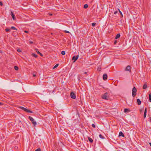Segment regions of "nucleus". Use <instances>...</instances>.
<instances>
[{
  "label": "nucleus",
  "instance_id": "2f4dec72",
  "mask_svg": "<svg viewBox=\"0 0 151 151\" xmlns=\"http://www.w3.org/2000/svg\"><path fill=\"white\" fill-rule=\"evenodd\" d=\"M3 5L2 2L1 1H0V6H2Z\"/></svg>",
  "mask_w": 151,
  "mask_h": 151
},
{
  "label": "nucleus",
  "instance_id": "e433bc0d",
  "mask_svg": "<svg viewBox=\"0 0 151 151\" xmlns=\"http://www.w3.org/2000/svg\"><path fill=\"white\" fill-rule=\"evenodd\" d=\"M97 70H99V71H100L101 70V68H98Z\"/></svg>",
  "mask_w": 151,
  "mask_h": 151
},
{
  "label": "nucleus",
  "instance_id": "0eeeda50",
  "mask_svg": "<svg viewBox=\"0 0 151 151\" xmlns=\"http://www.w3.org/2000/svg\"><path fill=\"white\" fill-rule=\"evenodd\" d=\"M147 108H145V109L144 111V118H145L147 114Z\"/></svg>",
  "mask_w": 151,
  "mask_h": 151
},
{
  "label": "nucleus",
  "instance_id": "473e14b6",
  "mask_svg": "<svg viewBox=\"0 0 151 151\" xmlns=\"http://www.w3.org/2000/svg\"><path fill=\"white\" fill-rule=\"evenodd\" d=\"M64 32L66 33H69V32L68 31L65 30Z\"/></svg>",
  "mask_w": 151,
  "mask_h": 151
},
{
  "label": "nucleus",
  "instance_id": "a18cd8bd",
  "mask_svg": "<svg viewBox=\"0 0 151 151\" xmlns=\"http://www.w3.org/2000/svg\"><path fill=\"white\" fill-rule=\"evenodd\" d=\"M2 52H2V50H0V53H2Z\"/></svg>",
  "mask_w": 151,
  "mask_h": 151
},
{
  "label": "nucleus",
  "instance_id": "c03bdc74",
  "mask_svg": "<svg viewBox=\"0 0 151 151\" xmlns=\"http://www.w3.org/2000/svg\"><path fill=\"white\" fill-rule=\"evenodd\" d=\"M117 12V11L115 12H114V14H116Z\"/></svg>",
  "mask_w": 151,
  "mask_h": 151
},
{
  "label": "nucleus",
  "instance_id": "f03ea898",
  "mask_svg": "<svg viewBox=\"0 0 151 151\" xmlns=\"http://www.w3.org/2000/svg\"><path fill=\"white\" fill-rule=\"evenodd\" d=\"M137 91V89L135 87H134L132 89V96L133 97H135L136 95Z\"/></svg>",
  "mask_w": 151,
  "mask_h": 151
},
{
  "label": "nucleus",
  "instance_id": "49530a36",
  "mask_svg": "<svg viewBox=\"0 0 151 151\" xmlns=\"http://www.w3.org/2000/svg\"><path fill=\"white\" fill-rule=\"evenodd\" d=\"M3 103L0 102V105H2Z\"/></svg>",
  "mask_w": 151,
  "mask_h": 151
},
{
  "label": "nucleus",
  "instance_id": "f8f14e48",
  "mask_svg": "<svg viewBox=\"0 0 151 151\" xmlns=\"http://www.w3.org/2000/svg\"><path fill=\"white\" fill-rule=\"evenodd\" d=\"M19 108L21 109L22 110H24L25 112H26L27 109L25 108L22 106H20V107H19Z\"/></svg>",
  "mask_w": 151,
  "mask_h": 151
},
{
  "label": "nucleus",
  "instance_id": "6ab92c4d",
  "mask_svg": "<svg viewBox=\"0 0 151 151\" xmlns=\"http://www.w3.org/2000/svg\"><path fill=\"white\" fill-rule=\"evenodd\" d=\"M26 112L31 113H33V112L32 111H30L29 110L27 109Z\"/></svg>",
  "mask_w": 151,
  "mask_h": 151
},
{
  "label": "nucleus",
  "instance_id": "aec40b11",
  "mask_svg": "<svg viewBox=\"0 0 151 151\" xmlns=\"http://www.w3.org/2000/svg\"><path fill=\"white\" fill-rule=\"evenodd\" d=\"M149 100L150 102H151V93H150L149 96Z\"/></svg>",
  "mask_w": 151,
  "mask_h": 151
},
{
  "label": "nucleus",
  "instance_id": "bb28decb",
  "mask_svg": "<svg viewBox=\"0 0 151 151\" xmlns=\"http://www.w3.org/2000/svg\"><path fill=\"white\" fill-rule=\"evenodd\" d=\"M96 24V23L93 22L92 23V25L93 27H94L95 26Z\"/></svg>",
  "mask_w": 151,
  "mask_h": 151
},
{
  "label": "nucleus",
  "instance_id": "412c9836",
  "mask_svg": "<svg viewBox=\"0 0 151 151\" xmlns=\"http://www.w3.org/2000/svg\"><path fill=\"white\" fill-rule=\"evenodd\" d=\"M99 137L100 138L102 139H104L105 138L103 136H102L101 134H99Z\"/></svg>",
  "mask_w": 151,
  "mask_h": 151
},
{
  "label": "nucleus",
  "instance_id": "4be33fe9",
  "mask_svg": "<svg viewBox=\"0 0 151 151\" xmlns=\"http://www.w3.org/2000/svg\"><path fill=\"white\" fill-rule=\"evenodd\" d=\"M88 7V5L87 4H85L84 5L83 8L85 9L87 8Z\"/></svg>",
  "mask_w": 151,
  "mask_h": 151
},
{
  "label": "nucleus",
  "instance_id": "de8ad7c7",
  "mask_svg": "<svg viewBox=\"0 0 151 151\" xmlns=\"http://www.w3.org/2000/svg\"><path fill=\"white\" fill-rule=\"evenodd\" d=\"M149 144H150V146L151 147V143H150Z\"/></svg>",
  "mask_w": 151,
  "mask_h": 151
},
{
  "label": "nucleus",
  "instance_id": "6e6552de",
  "mask_svg": "<svg viewBox=\"0 0 151 151\" xmlns=\"http://www.w3.org/2000/svg\"><path fill=\"white\" fill-rule=\"evenodd\" d=\"M125 70L131 71L130 66L129 65H128L126 68Z\"/></svg>",
  "mask_w": 151,
  "mask_h": 151
},
{
  "label": "nucleus",
  "instance_id": "393cba45",
  "mask_svg": "<svg viewBox=\"0 0 151 151\" xmlns=\"http://www.w3.org/2000/svg\"><path fill=\"white\" fill-rule=\"evenodd\" d=\"M14 68L15 69V70H18L19 68L17 66H15L14 67Z\"/></svg>",
  "mask_w": 151,
  "mask_h": 151
},
{
  "label": "nucleus",
  "instance_id": "7ed1b4c3",
  "mask_svg": "<svg viewBox=\"0 0 151 151\" xmlns=\"http://www.w3.org/2000/svg\"><path fill=\"white\" fill-rule=\"evenodd\" d=\"M29 119L32 122L33 124L35 126L37 124L36 122L35 121L34 119L31 116H29Z\"/></svg>",
  "mask_w": 151,
  "mask_h": 151
},
{
  "label": "nucleus",
  "instance_id": "c756f323",
  "mask_svg": "<svg viewBox=\"0 0 151 151\" xmlns=\"http://www.w3.org/2000/svg\"><path fill=\"white\" fill-rule=\"evenodd\" d=\"M37 138V134H34V138Z\"/></svg>",
  "mask_w": 151,
  "mask_h": 151
},
{
  "label": "nucleus",
  "instance_id": "58836bf2",
  "mask_svg": "<svg viewBox=\"0 0 151 151\" xmlns=\"http://www.w3.org/2000/svg\"><path fill=\"white\" fill-rule=\"evenodd\" d=\"M24 32L26 33H28V31L26 30H25L24 31Z\"/></svg>",
  "mask_w": 151,
  "mask_h": 151
},
{
  "label": "nucleus",
  "instance_id": "f257e3e1",
  "mask_svg": "<svg viewBox=\"0 0 151 151\" xmlns=\"http://www.w3.org/2000/svg\"><path fill=\"white\" fill-rule=\"evenodd\" d=\"M101 97L102 99L106 100H108L109 98V96L108 95V93L107 92H106L103 94Z\"/></svg>",
  "mask_w": 151,
  "mask_h": 151
},
{
  "label": "nucleus",
  "instance_id": "09e8293b",
  "mask_svg": "<svg viewBox=\"0 0 151 151\" xmlns=\"http://www.w3.org/2000/svg\"><path fill=\"white\" fill-rule=\"evenodd\" d=\"M35 151H38V149H36Z\"/></svg>",
  "mask_w": 151,
  "mask_h": 151
},
{
  "label": "nucleus",
  "instance_id": "79ce46f5",
  "mask_svg": "<svg viewBox=\"0 0 151 151\" xmlns=\"http://www.w3.org/2000/svg\"><path fill=\"white\" fill-rule=\"evenodd\" d=\"M38 151H41V149L40 148H38Z\"/></svg>",
  "mask_w": 151,
  "mask_h": 151
},
{
  "label": "nucleus",
  "instance_id": "9b49d317",
  "mask_svg": "<svg viewBox=\"0 0 151 151\" xmlns=\"http://www.w3.org/2000/svg\"><path fill=\"white\" fill-rule=\"evenodd\" d=\"M137 101L138 105H140L141 104V101L139 99H137Z\"/></svg>",
  "mask_w": 151,
  "mask_h": 151
},
{
  "label": "nucleus",
  "instance_id": "c9c22d12",
  "mask_svg": "<svg viewBox=\"0 0 151 151\" xmlns=\"http://www.w3.org/2000/svg\"><path fill=\"white\" fill-rule=\"evenodd\" d=\"M17 51L18 52H21V50H20L19 49H18L17 50Z\"/></svg>",
  "mask_w": 151,
  "mask_h": 151
},
{
  "label": "nucleus",
  "instance_id": "c85d7f7f",
  "mask_svg": "<svg viewBox=\"0 0 151 151\" xmlns=\"http://www.w3.org/2000/svg\"><path fill=\"white\" fill-rule=\"evenodd\" d=\"M38 54H39L40 55L42 56V57L43 56V55L41 53H40V52L39 51H38Z\"/></svg>",
  "mask_w": 151,
  "mask_h": 151
},
{
  "label": "nucleus",
  "instance_id": "b1692460",
  "mask_svg": "<svg viewBox=\"0 0 151 151\" xmlns=\"http://www.w3.org/2000/svg\"><path fill=\"white\" fill-rule=\"evenodd\" d=\"M59 65V64H56L53 68V69H55L56 68H57Z\"/></svg>",
  "mask_w": 151,
  "mask_h": 151
},
{
  "label": "nucleus",
  "instance_id": "39448f33",
  "mask_svg": "<svg viewBox=\"0 0 151 151\" xmlns=\"http://www.w3.org/2000/svg\"><path fill=\"white\" fill-rule=\"evenodd\" d=\"M79 57L78 55H77L76 56H73L72 58V60H74L73 62H75L78 58Z\"/></svg>",
  "mask_w": 151,
  "mask_h": 151
},
{
  "label": "nucleus",
  "instance_id": "4c0bfd02",
  "mask_svg": "<svg viewBox=\"0 0 151 151\" xmlns=\"http://www.w3.org/2000/svg\"><path fill=\"white\" fill-rule=\"evenodd\" d=\"M48 14L50 16H52V14H51V13H48Z\"/></svg>",
  "mask_w": 151,
  "mask_h": 151
},
{
  "label": "nucleus",
  "instance_id": "37998d69",
  "mask_svg": "<svg viewBox=\"0 0 151 151\" xmlns=\"http://www.w3.org/2000/svg\"><path fill=\"white\" fill-rule=\"evenodd\" d=\"M36 51L37 53H38V49H36Z\"/></svg>",
  "mask_w": 151,
  "mask_h": 151
},
{
  "label": "nucleus",
  "instance_id": "cd10ccee",
  "mask_svg": "<svg viewBox=\"0 0 151 151\" xmlns=\"http://www.w3.org/2000/svg\"><path fill=\"white\" fill-rule=\"evenodd\" d=\"M10 30L9 29L6 28L5 29V31L6 32H8Z\"/></svg>",
  "mask_w": 151,
  "mask_h": 151
},
{
  "label": "nucleus",
  "instance_id": "ea45409f",
  "mask_svg": "<svg viewBox=\"0 0 151 151\" xmlns=\"http://www.w3.org/2000/svg\"><path fill=\"white\" fill-rule=\"evenodd\" d=\"M29 42L30 44H32V43H33V42L32 41H29Z\"/></svg>",
  "mask_w": 151,
  "mask_h": 151
},
{
  "label": "nucleus",
  "instance_id": "4468645a",
  "mask_svg": "<svg viewBox=\"0 0 151 151\" xmlns=\"http://www.w3.org/2000/svg\"><path fill=\"white\" fill-rule=\"evenodd\" d=\"M120 37V35L119 33L116 35L115 37V39H117L118 38Z\"/></svg>",
  "mask_w": 151,
  "mask_h": 151
},
{
  "label": "nucleus",
  "instance_id": "f3484780",
  "mask_svg": "<svg viewBox=\"0 0 151 151\" xmlns=\"http://www.w3.org/2000/svg\"><path fill=\"white\" fill-rule=\"evenodd\" d=\"M129 112L130 111V110L128 109H125L124 110V112Z\"/></svg>",
  "mask_w": 151,
  "mask_h": 151
},
{
  "label": "nucleus",
  "instance_id": "9d476101",
  "mask_svg": "<svg viewBox=\"0 0 151 151\" xmlns=\"http://www.w3.org/2000/svg\"><path fill=\"white\" fill-rule=\"evenodd\" d=\"M147 84L146 83H145L143 86V88L144 89H145L147 88Z\"/></svg>",
  "mask_w": 151,
  "mask_h": 151
},
{
  "label": "nucleus",
  "instance_id": "ddd939ff",
  "mask_svg": "<svg viewBox=\"0 0 151 151\" xmlns=\"http://www.w3.org/2000/svg\"><path fill=\"white\" fill-rule=\"evenodd\" d=\"M119 136H121L122 137H124V134L122 132H119Z\"/></svg>",
  "mask_w": 151,
  "mask_h": 151
},
{
  "label": "nucleus",
  "instance_id": "5701e85b",
  "mask_svg": "<svg viewBox=\"0 0 151 151\" xmlns=\"http://www.w3.org/2000/svg\"><path fill=\"white\" fill-rule=\"evenodd\" d=\"M11 29H12L17 30V29L15 27L12 26L11 27Z\"/></svg>",
  "mask_w": 151,
  "mask_h": 151
},
{
  "label": "nucleus",
  "instance_id": "1a4fd4ad",
  "mask_svg": "<svg viewBox=\"0 0 151 151\" xmlns=\"http://www.w3.org/2000/svg\"><path fill=\"white\" fill-rule=\"evenodd\" d=\"M11 14L12 17L13 19L14 20H15L16 19V17H15V15L13 14V13L12 12H11Z\"/></svg>",
  "mask_w": 151,
  "mask_h": 151
},
{
  "label": "nucleus",
  "instance_id": "f704fd0d",
  "mask_svg": "<svg viewBox=\"0 0 151 151\" xmlns=\"http://www.w3.org/2000/svg\"><path fill=\"white\" fill-rule=\"evenodd\" d=\"M117 41L116 40H115L114 41V43L115 45L117 43Z\"/></svg>",
  "mask_w": 151,
  "mask_h": 151
},
{
  "label": "nucleus",
  "instance_id": "72a5a7b5",
  "mask_svg": "<svg viewBox=\"0 0 151 151\" xmlns=\"http://www.w3.org/2000/svg\"><path fill=\"white\" fill-rule=\"evenodd\" d=\"M119 12L120 14L122 16V17H123V14H122V12L120 11V10L119 9Z\"/></svg>",
  "mask_w": 151,
  "mask_h": 151
},
{
  "label": "nucleus",
  "instance_id": "20e7f679",
  "mask_svg": "<svg viewBox=\"0 0 151 151\" xmlns=\"http://www.w3.org/2000/svg\"><path fill=\"white\" fill-rule=\"evenodd\" d=\"M71 97L73 99H75L76 98V94L73 92H71L70 94Z\"/></svg>",
  "mask_w": 151,
  "mask_h": 151
},
{
  "label": "nucleus",
  "instance_id": "7c9ffc66",
  "mask_svg": "<svg viewBox=\"0 0 151 151\" xmlns=\"http://www.w3.org/2000/svg\"><path fill=\"white\" fill-rule=\"evenodd\" d=\"M92 126L93 128H95L96 127L95 125L94 124H92Z\"/></svg>",
  "mask_w": 151,
  "mask_h": 151
},
{
  "label": "nucleus",
  "instance_id": "a19ab883",
  "mask_svg": "<svg viewBox=\"0 0 151 151\" xmlns=\"http://www.w3.org/2000/svg\"><path fill=\"white\" fill-rule=\"evenodd\" d=\"M33 76L34 77H35L36 76V75L35 74H33Z\"/></svg>",
  "mask_w": 151,
  "mask_h": 151
},
{
  "label": "nucleus",
  "instance_id": "a211bd4d",
  "mask_svg": "<svg viewBox=\"0 0 151 151\" xmlns=\"http://www.w3.org/2000/svg\"><path fill=\"white\" fill-rule=\"evenodd\" d=\"M32 55L34 57H35V58H37V55L35 54V53H32Z\"/></svg>",
  "mask_w": 151,
  "mask_h": 151
},
{
  "label": "nucleus",
  "instance_id": "2eb2a0df",
  "mask_svg": "<svg viewBox=\"0 0 151 151\" xmlns=\"http://www.w3.org/2000/svg\"><path fill=\"white\" fill-rule=\"evenodd\" d=\"M17 32L14 31L13 33V35L14 36L16 37L17 35Z\"/></svg>",
  "mask_w": 151,
  "mask_h": 151
},
{
  "label": "nucleus",
  "instance_id": "a878e982",
  "mask_svg": "<svg viewBox=\"0 0 151 151\" xmlns=\"http://www.w3.org/2000/svg\"><path fill=\"white\" fill-rule=\"evenodd\" d=\"M61 54L63 55H64L65 54V51H63L61 52Z\"/></svg>",
  "mask_w": 151,
  "mask_h": 151
},
{
  "label": "nucleus",
  "instance_id": "423d86ee",
  "mask_svg": "<svg viewBox=\"0 0 151 151\" xmlns=\"http://www.w3.org/2000/svg\"><path fill=\"white\" fill-rule=\"evenodd\" d=\"M103 79L104 80H105L107 78V75L106 74H104L103 75Z\"/></svg>",
  "mask_w": 151,
  "mask_h": 151
},
{
  "label": "nucleus",
  "instance_id": "8fccbe9b",
  "mask_svg": "<svg viewBox=\"0 0 151 151\" xmlns=\"http://www.w3.org/2000/svg\"><path fill=\"white\" fill-rule=\"evenodd\" d=\"M87 73L86 72H85V74H86Z\"/></svg>",
  "mask_w": 151,
  "mask_h": 151
},
{
  "label": "nucleus",
  "instance_id": "dca6fc26",
  "mask_svg": "<svg viewBox=\"0 0 151 151\" xmlns=\"http://www.w3.org/2000/svg\"><path fill=\"white\" fill-rule=\"evenodd\" d=\"M88 139L89 140V141L91 142V143H92L93 142V140L92 138H90V137H88Z\"/></svg>",
  "mask_w": 151,
  "mask_h": 151
}]
</instances>
